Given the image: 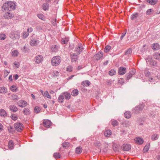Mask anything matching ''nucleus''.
<instances>
[{
  "instance_id": "nucleus-18",
  "label": "nucleus",
  "mask_w": 160,
  "mask_h": 160,
  "mask_svg": "<svg viewBox=\"0 0 160 160\" xmlns=\"http://www.w3.org/2000/svg\"><path fill=\"white\" fill-rule=\"evenodd\" d=\"M0 116L4 117H5L7 116V113L4 109L0 110Z\"/></svg>"
},
{
  "instance_id": "nucleus-51",
  "label": "nucleus",
  "mask_w": 160,
  "mask_h": 160,
  "mask_svg": "<svg viewBox=\"0 0 160 160\" xmlns=\"http://www.w3.org/2000/svg\"><path fill=\"white\" fill-rule=\"evenodd\" d=\"M112 124L113 126L115 127L118 125V122L117 121L115 120L112 122Z\"/></svg>"
},
{
  "instance_id": "nucleus-61",
  "label": "nucleus",
  "mask_w": 160,
  "mask_h": 160,
  "mask_svg": "<svg viewBox=\"0 0 160 160\" xmlns=\"http://www.w3.org/2000/svg\"><path fill=\"white\" fill-rule=\"evenodd\" d=\"M26 46H24L22 48V52H25L26 51Z\"/></svg>"
},
{
  "instance_id": "nucleus-17",
  "label": "nucleus",
  "mask_w": 160,
  "mask_h": 160,
  "mask_svg": "<svg viewBox=\"0 0 160 160\" xmlns=\"http://www.w3.org/2000/svg\"><path fill=\"white\" fill-rule=\"evenodd\" d=\"M112 132L111 130H106L104 133V135L106 137H109L112 135Z\"/></svg>"
},
{
  "instance_id": "nucleus-9",
  "label": "nucleus",
  "mask_w": 160,
  "mask_h": 160,
  "mask_svg": "<svg viewBox=\"0 0 160 160\" xmlns=\"http://www.w3.org/2000/svg\"><path fill=\"white\" fill-rule=\"evenodd\" d=\"M2 8L3 10L5 11H10V8H9V4H8V2L6 3H4L2 6Z\"/></svg>"
},
{
  "instance_id": "nucleus-50",
  "label": "nucleus",
  "mask_w": 160,
  "mask_h": 160,
  "mask_svg": "<svg viewBox=\"0 0 160 160\" xmlns=\"http://www.w3.org/2000/svg\"><path fill=\"white\" fill-rule=\"evenodd\" d=\"M17 89V88L16 86L12 85L10 88L11 90L13 92L16 91Z\"/></svg>"
},
{
  "instance_id": "nucleus-63",
  "label": "nucleus",
  "mask_w": 160,
  "mask_h": 160,
  "mask_svg": "<svg viewBox=\"0 0 160 160\" xmlns=\"http://www.w3.org/2000/svg\"><path fill=\"white\" fill-rule=\"evenodd\" d=\"M13 77L15 78V80L17 79L18 77V75L17 74H16L15 75H14Z\"/></svg>"
},
{
  "instance_id": "nucleus-59",
  "label": "nucleus",
  "mask_w": 160,
  "mask_h": 160,
  "mask_svg": "<svg viewBox=\"0 0 160 160\" xmlns=\"http://www.w3.org/2000/svg\"><path fill=\"white\" fill-rule=\"evenodd\" d=\"M33 29L32 28H28L27 30V32H31L32 31Z\"/></svg>"
},
{
  "instance_id": "nucleus-2",
  "label": "nucleus",
  "mask_w": 160,
  "mask_h": 160,
  "mask_svg": "<svg viewBox=\"0 0 160 160\" xmlns=\"http://www.w3.org/2000/svg\"><path fill=\"white\" fill-rule=\"evenodd\" d=\"M20 32L18 31H13L11 32L10 35V38L13 40H14L17 39H18L20 38Z\"/></svg>"
},
{
  "instance_id": "nucleus-31",
  "label": "nucleus",
  "mask_w": 160,
  "mask_h": 160,
  "mask_svg": "<svg viewBox=\"0 0 160 160\" xmlns=\"http://www.w3.org/2000/svg\"><path fill=\"white\" fill-rule=\"evenodd\" d=\"M78 92L77 89L73 90L71 92V94L73 96H76L78 95Z\"/></svg>"
},
{
  "instance_id": "nucleus-43",
  "label": "nucleus",
  "mask_w": 160,
  "mask_h": 160,
  "mask_svg": "<svg viewBox=\"0 0 160 160\" xmlns=\"http://www.w3.org/2000/svg\"><path fill=\"white\" fill-rule=\"evenodd\" d=\"M62 147L63 148H66L69 146V144L68 142H65L63 143L62 144Z\"/></svg>"
},
{
  "instance_id": "nucleus-41",
  "label": "nucleus",
  "mask_w": 160,
  "mask_h": 160,
  "mask_svg": "<svg viewBox=\"0 0 160 160\" xmlns=\"http://www.w3.org/2000/svg\"><path fill=\"white\" fill-rule=\"evenodd\" d=\"M69 41L68 38H66L64 39H62L61 40V42L62 44H66L68 43Z\"/></svg>"
},
{
  "instance_id": "nucleus-37",
  "label": "nucleus",
  "mask_w": 160,
  "mask_h": 160,
  "mask_svg": "<svg viewBox=\"0 0 160 160\" xmlns=\"http://www.w3.org/2000/svg\"><path fill=\"white\" fill-rule=\"evenodd\" d=\"M37 16L39 19L42 20H44L45 19V18L42 14H38Z\"/></svg>"
},
{
  "instance_id": "nucleus-56",
  "label": "nucleus",
  "mask_w": 160,
  "mask_h": 160,
  "mask_svg": "<svg viewBox=\"0 0 160 160\" xmlns=\"http://www.w3.org/2000/svg\"><path fill=\"white\" fill-rule=\"evenodd\" d=\"M94 144L95 146L97 148H100L101 146V144L98 142L95 143Z\"/></svg>"
},
{
  "instance_id": "nucleus-53",
  "label": "nucleus",
  "mask_w": 160,
  "mask_h": 160,
  "mask_svg": "<svg viewBox=\"0 0 160 160\" xmlns=\"http://www.w3.org/2000/svg\"><path fill=\"white\" fill-rule=\"evenodd\" d=\"M132 52V50L131 49L129 48L125 52V54L126 55H128L130 54Z\"/></svg>"
},
{
  "instance_id": "nucleus-49",
  "label": "nucleus",
  "mask_w": 160,
  "mask_h": 160,
  "mask_svg": "<svg viewBox=\"0 0 160 160\" xmlns=\"http://www.w3.org/2000/svg\"><path fill=\"white\" fill-rule=\"evenodd\" d=\"M138 13L133 14L131 16V18L132 19H134L138 17Z\"/></svg>"
},
{
  "instance_id": "nucleus-58",
  "label": "nucleus",
  "mask_w": 160,
  "mask_h": 160,
  "mask_svg": "<svg viewBox=\"0 0 160 160\" xmlns=\"http://www.w3.org/2000/svg\"><path fill=\"white\" fill-rule=\"evenodd\" d=\"M124 82V80L123 78H120L118 81L119 83H120L121 84H122Z\"/></svg>"
},
{
  "instance_id": "nucleus-64",
  "label": "nucleus",
  "mask_w": 160,
  "mask_h": 160,
  "mask_svg": "<svg viewBox=\"0 0 160 160\" xmlns=\"http://www.w3.org/2000/svg\"><path fill=\"white\" fill-rule=\"evenodd\" d=\"M145 73L146 74V75H148V76L150 72H148V70H146L145 71Z\"/></svg>"
},
{
  "instance_id": "nucleus-42",
  "label": "nucleus",
  "mask_w": 160,
  "mask_h": 160,
  "mask_svg": "<svg viewBox=\"0 0 160 160\" xmlns=\"http://www.w3.org/2000/svg\"><path fill=\"white\" fill-rule=\"evenodd\" d=\"M82 152V149L80 147H78L76 148V152L78 154H80Z\"/></svg>"
},
{
  "instance_id": "nucleus-32",
  "label": "nucleus",
  "mask_w": 160,
  "mask_h": 160,
  "mask_svg": "<svg viewBox=\"0 0 160 160\" xmlns=\"http://www.w3.org/2000/svg\"><path fill=\"white\" fill-rule=\"evenodd\" d=\"M19 52L17 50H14L12 52V55L13 57H17L18 56Z\"/></svg>"
},
{
  "instance_id": "nucleus-39",
  "label": "nucleus",
  "mask_w": 160,
  "mask_h": 160,
  "mask_svg": "<svg viewBox=\"0 0 160 160\" xmlns=\"http://www.w3.org/2000/svg\"><path fill=\"white\" fill-rule=\"evenodd\" d=\"M10 109L14 112H16L18 110V108L16 106L12 105L11 106Z\"/></svg>"
},
{
  "instance_id": "nucleus-47",
  "label": "nucleus",
  "mask_w": 160,
  "mask_h": 160,
  "mask_svg": "<svg viewBox=\"0 0 160 160\" xmlns=\"http://www.w3.org/2000/svg\"><path fill=\"white\" fill-rule=\"evenodd\" d=\"M34 111L36 113H38L40 111V108L38 107H36L34 109Z\"/></svg>"
},
{
  "instance_id": "nucleus-28",
  "label": "nucleus",
  "mask_w": 160,
  "mask_h": 160,
  "mask_svg": "<svg viewBox=\"0 0 160 160\" xmlns=\"http://www.w3.org/2000/svg\"><path fill=\"white\" fill-rule=\"evenodd\" d=\"M135 74V72L134 71H130L129 73H128V74L127 76V78L128 79H130L132 76Z\"/></svg>"
},
{
  "instance_id": "nucleus-20",
  "label": "nucleus",
  "mask_w": 160,
  "mask_h": 160,
  "mask_svg": "<svg viewBox=\"0 0 160 160\" xmlns=\"http://www.w3.org/2000/svg\"><path fill=\"white\" fill-rule=\"evenodd\" d=\"M131 113L129 111H127L124 113V116L125 118H129L131 116Z\"/></svg>"
},
{
  "instance_id": "nucleus-35",
  "label": "nucleus",
  "mask_w": 160,
  "mask_h": 160,
  "mask_svg": "<svg viewBox=\"0 0 160 160\" xmlns=\"http://www.w3.org/2000/svg\"><path fill=\"white\" fill-rule=\"evenodd\" d=\"M6 38V35L4 33L0 34V40H4Z\"/></svg>"
},
{
  "instance_id": "nucleus-46",
  "label": "nucleus",
  "mask_w": 160,
  "mask_h": 160,
  "mask_svg": "<svg viewBox=\"0 0 160 160\" xmlns=\"http://www.w3.org/2000/svg\"><path fill=\"white\" fill-rule=\"evenodd\" d=\"M11 118L13 120H16L18 119L17 116L15 114H12L11 116Z\"/></svg>"
},
{
  "instance_id": "nucleus-60",
  "label": "nucleus",
  "mask_w": 160,
  "mask_h": 160,
  "mask_svg": "<svg viewBox=\"0 0 160 160\" xmlns=\"http://www.w3.org/2000/svg\"><path fill=\"white\" fill-rule=\"evenodd\" d=\"M126 32H123L122 33V35L121 36V39H122L125 36L126 34Z\"/></svg>"
},
{
  "instance_id": "nucleus-13",
  "label": "nucleus",
  "mask_w": 160,
  "mask_h": 160,
  "mask_svg": "<svg viewBox=\"0 0 160 160\" xmlns=\"http://www.w3.org/2000/svg\"><path fill=\"white\" fill-rule=\"evenodd\" d=\"M43 124L45 127L48 128L51 125V122L49 120H44Z\"/></svg>"
},
{
  "instance_id": "nucleus-1",
  "label": "nucleus",
  "mask_w": 160,
  "mask_h": 160,
  "mask_svg": "<svg viewBox=\"0 0 160 160\" xmlns=\"http://www.w3.org/2000/svg\"><path fill=\"white\" fill-rule=\"evenodd\" d=\"M61 59V58L59 56H56L53 57L51 61L52 65L53 66L58 65L60 63Z\"/></svg>"
},
{
  "instance_id": "nucleus-11",
  "label": "nucleus",
  "mask_w": 160,
  "mask_h": 160,
  "mask_svg": "<svg viewBox=\"0 0 160 160\" xmlns=\"http://www.w3.org/2000/svg\"><path fill=\"white\" fill-rule=\"evenodd\" d=\"M126 72V68L123 67H120L119 68L118 73L119 74L122 75L125 73Z\"/></svg>"
},
{
  "instance_id": "nucleus-57",
  "label": "nucleus",
  "mask_w": 160,
  "mask_h": 160,
  "mask_svg": "<svg viewBox=\"0 0 160 160\" xmlns=\"http://www.w3.org/2000/svg\"><path fill=\"white\" fill-rule=\"evenodd\" d=\"M14 65L16 66V68H18L19 66V63L17 62H15L13 63Z\"/></svg>"
},
{
  "instance_id": "nucleus-27",
  "label": "nucleus",
  "mask_w": 160,
  "mask_h": 160,
  "mask_svg": "<svg viewBox=\"0 0 160 160\" xmlns=\"http://www.w3.org/2000/svg\"><path fill=\"white\" fill-rule=\"evenodd\" d=\"M29 35V33L26 31H24L22 33V36L23 38H26Z\"/></svg>"
},
{
  "instance_id": "nucleus-6",
  "label": "nucleus",
  "mask_w": 160,
  "mask_h": 160,
  "mask_svg": "<svg viewBox=\"0 0 160 160\" xmlns=\"http://www.w3.org/2000/svg\"><path fill=\"white\" fill-rule=\"evenodd\" d=\"M43 60L42 56L41 55L37 56L35 58V61L36 63L39 64L42 62Z\"/></svg>"
},
{
  "instance_id": "nucleus-15",
  "label": "nucleus",
  "mask_w": 160,
  "mask_h": 160,
  "mask_svg": "<svg viewBox=\"0 0 160 160\" xmlns=\"http://www.w3.org/2000/svg\"><path fill=\"white\" fill-rule=\"evenodd\" d=\"M39 42V41L38 40L34 38L31 40L30 45L32 46H36L38 45Z\"/></svg>"
},
{
  "instance_id": "nucleus-45",
  "label": "nucleus",
  "mask_w": 160,
  "mask_h": 160,
  "mask_svg": "<svg viewBox=\"0 0 160 160\" xmlns=\"http://www.w3.org/2000/svg\"><path fill=\"white\" fill-rule=\"evenodd\" d=\"M116 73V71L114 69H112L109 71V74L111 76L114 75Z\"/></svg>"
},
{
  "instance_id": "nucleus-34",
  "label": "nucleus",
  "mask_w": 160,
  "mask_h": 160,
  "mask_svg": "<svg viewBox=\"0 0 160 160\" xmlns=\"http://www.w3.org/2000/svg\"><path fill=\"white\" fill-rule=\"evenodd\" d=\"M13 146V142L12 141H10L8 143V146L10 149H12Z\"/></svg>"
},
{
  "instance_id": "nucleus-19",
  "label": "nucleus",
  "mask_w": 160,
  "mask_h": 160,
  "mask_svg": "<svg viewBox=\"0 0 160 160\" xmlns=\"http://www.w3.org/2000/svg\"><path fill=\"white\" fill-rule=\"evenodd\" d=\"M0 92L1 93L5 94L7 92V89L4 87H1L0 88Z\"/></svg>"
},
{
  "instance_id": "nucleus-10",
  "label": "nucleus",
  "mask_w": 160,
  "mask_h": 160,
  "mask_svg": "<svg viewBox=\"0 0 160 160\" xmlns=\"http://www.w3.org/2000/svg\"><path fill=\"white\" fill-rule=\"evenodd\" d=\"M131 147L129 144H123L122 146V148L124 151H128L131 149Z\"/></svg>"
},
{
  "instance_id": "nucleus-52",
  "label": "nucleus",
  "mask_w": 160,
  "mask_h": 160,
  "mask_svg": "<svg viewBox=\"0 0 160 160\" xmlns=\"http://www.w3.org/2000/svg\"><path fill=\"white\" fill-rule=\"evenodd\" d=\"M153 11V10L151 9H148L146 12V14L148 15H150Z\"/></svg>"
},
{
  "instance_id": "nucleus-7",
  "label": "nucleus",
  "mask_w": 160,
  "mask_h": 160,
  "mask_svg": "<svg viewBox=\"0 0 160 160\" xmlns=\"http://www.w3.org/2000/svg\"><path fill=\"white\" fill-rule=\"evenodd\" d=\"M18 104L21 107H25L28 105V103L25 101L20 100L18 102Z\"/></svg>"
},
{
  "instance_id": "nucleus-38",
  "label": "nucleus",
  "mask_w": 160,
  "mask_h": 160,
  "mask_svg": "<svg viewBox=\"0 0 160 160\" xmlns=\"http://www.w3.org/2000/svg\"><path fill=\"white\" fill-rule=\"evenodd\" d=\"M111 49V47L109 45L106 46L104 48V52H109L110 50Z\"/></svg>"
},
{
  "instance_id": "nucleus-23",
  "label": "nucleus",
  "mask_w": 160,
  "mask_h": 160,
  "mask_svg": "<svg viewBox=\"0 0 160 160\" xmlns=\"http://www.w3.org/2000/svg\"><path fill=\"white\" fill-rule=\"evenodd\" d=\"M23 112L25 115H29L30 113V111L29 108H25L23 109Z\"/></svg>"
},
{
  "instance_id": "nucleus-26",
  "label": "nucleus",
  "mask_w": 160,
  "mask_h": 160,
  "mask_svg": "<svg viewBox=\"0 0 160 160\" xmlns=\"http://www.w3.org/2000/svg\"><path fill=\"white\" fill-rule=\"evenodd\" d=\"M63 94L66 99L68 100L70 99L71 95L70 93L66 92L63 93Z\"/></svg>"
},
{
  "instance_id": "nucleus-30",
  "label": "nucleus",
  "mask_w": 160,
  "mask_h": 160,
  "mask_svg": "<svg viewBox=\"0 0 160 160\" xmlns=\"http://www.w3.org/2000/svg\"><path fill=\"white\" fill-rule=\"evenodd\" d=\"M64 100V96L63 95H60L59 96L58 100L59 102L62 103L63 102Z\"/></svg>"
},
{
  "instance_id": "nucleus-40",
  "label": "nucleus",
  "mask_w": 160,
  "mask_h": 160,
  "mask_svg": "<svg viewBox=\"0 0 160 160\" xmlns=\"http://www.w3.org/2000/svg\"><path fill=\"white\" fill-rule=\"evenodd\" d=\"M153 58L156 59H159L160 58V54L158 53H155L153 55Z\"/></svg>"
},
{
  "instance_id": "nucleus-16",
  "label": "nucleus",
  "mask_w": 160,
  "mask_h": 160,
  "mask_svg": "<svg viewBox=\"0 0 160 160\" xmlns=\"http://www.w3.org/2000/svg\"><path fill=\"white\" fill-rule=\"evenodd\" d=\"M8 4H9L10 10L11 11L15 9V5L13 2L10 1L8 2Z\"/></svg>"
},
{
  "instance_id": "nucleus-14",
  "label": "nucleus",
  "mask_w": 160,
  "mask_h": 160,
  "mask_svg": "<svg viewBox=\"0 0 160 160\" xmlns=\"http://www.w3.org/2000/svg\"><path fill=\"white\" fill-rule=\"evenodd\" d=\"M103 56V52H98L97 54L95 55V58L98 60L101 58Z\"/></svg>"
},
{
  "instance_id": "nucleus-33",
  "label": "nucleus",
  "mask_w": 160,
  "mask_h": 160,
  "mask_svg": "<svg viewBox=\"0 0 160 160\" xmlns=\"http://www.w3.org/2000/svg\"><path fill=\"white\" fill-rule=\"evenodd\" d=\"M150 144L146 145L144 147L143 151V152L145 153L148 152Z\"/></svg>"
},
{
  "instance_id": "nucleus-55",
  "label": "nucleus",
  "mask_w": 160,
  "mask_h": 160,
  "mask_svg": "<svg viewBox=\"0 0 160 160\" xmlns=\"http://www.w3.org/2000/svg\"><path fill=\"white\" fill-rule=\"evenodd\" d=\"M58 48V47L56 45H54V47H52V50L54 52H56Z\"/></svg>"
},
{
  "instance_id": "nucleus-22",
  "label": "nucleus",
  "mask_w": 160,
  "mask_h": 160,
  "mask_svg": "<svg viewBox=\"0 0 160 160\" xmlns=\"http://www.w3.org/2000/svg\"><path fill=\"white\" fill-rule=\"evenodd\" d=\"M82 47L81 46V45H78L77 47L76 48V51L78 52L77 54H79L82 51Z\"/></svg>"
},
{
  "instance_id": "nucleus-44",
  "label": "nucleus",
  "mask_w": 160,
  "mask_h": 160,
  "mask_svg": "<svg viewBox=\"0 0 160 160\" xmlns=\"http://www.w3.org/2000/svg\"><path fill=\"white\" fill-rule=\"evenodd\" d=\"M53 156L55 158H60V155L59 153H54L53 155Z\"/></svg>"
},
{
  "instance_id": "nucleus-21",
  "label": "nucleus",
  "mask_w": 160,
  "mask_h": 160,
  "mask_svg": "<svg viewBox=\"0 0 160 160\" xmlns=\"http://www.w3.org/2000/svg\"><path fill=\"white\" fill-rule=\"evenodd\" d=\"M160 46L157 43H155L153 44L152 48L153 49L155 50H158L159 49Z\"/></svg>"
},
{
  "instance_id": "nucleus-4",
  "label": "nucleus",
  "mask_w": 160,
  "mask_h": 160,
  "mask_svg": "<svg viewBox=\"0 0 160 160\" xmlns=\"http://www.w3.org/2000/svg\"><path fill=\"white\" fill-rule=\"evenodd\" d=\"M6 12H7L5 13L3 16L5 18L9 19L13 17V14L12 13L10 12V11Z\"/></svg>"
},
{
  "instance_id": "nucleus-54",
  "label": "nucleus",
  "mask_w": 160,
  "mask_h": 160,
  "mask_svg": "<svg viewBox=\"0 0 160 160\" xmlns=\"http://www.w3.org/2000/svg\"><path fill=\"white\" fill-rule=\"evenodd\" d=\"M72 68L71 66H68L67 68V70L69 72L72 71Z\"/></svg>"
},
{
  "instance_id": "nucleus-25",
  "label": "nucleus",
  "mask_w": 160,
  "mask_h": 160,
  "mask_svg": "<svg viewBox=\"0 0 160 160\" xmlns=\"http://www.w3.org/2000/svg\"><path fill=\"white\" fill-rule=\"evenodd\" d=\"M158 138V136L157 134H154L152 135L151 139L152 141L156 140Z\"/></svg>"
},
{
  "instance_id": "nucleus-29",
  "label": "nucleus",
  "mask_w": 160,
  "mask_h": 160,
  "mask_svg": "<svg viewBox=\"0 0 160 160\" xmlns=\"http://www.w3.org/2000/svg\"><path fill=\"white\" fill-rule=\"evenodd\" d=\"M42 8L44 10H47L48 8V5L47 3H44L42 6Z\"/></svg>"
},
{
  "instance_id": "nucleus-48",
  "label": "nucleus",
  "mask_w": 160,
  "mask_h": 160,
  "mask_svg": "<svg viewBox=\"0 0 160 160\" xmlns=\"http://www.w3.org/2000/svg\"><path fill=\"white\" fill-rule=\"evenodd\" d=\"M58 74H59V72L57 71H54L52 73V75L54 77L57 76H58Z\"/></svg>"
},
{
  "instance_id": "nucleus-12",
  "label": "nucleus",
  "mask_w": 160,
  "mask_h": 160,
  "mask_svg": "<svg viewBox=\"0 0 160 160\" xmlns=\"http://www.w3.org/2000/svg\"><path fill=\"white\" fill-rule=\"evenodd\" d=\"M78 54L76 53H73L71 55V60L72 62H75L78 59Z\"/></svg>"
},
{
  "instance_id": "nucleus-5",
  "label": "nucleus",
  "mask_w": 160,
  "mask_h": 160,
  "mask_svg": "<svg viewBox=\"0 0 160 160\" xmlns=\"http://www.w3.org/2000/svg\"><path fill=\"white\" fill-rule=\"evenodd\" d=\"M134 140L135 143L138 144H142L144 142L143 139L140 137H136L134 139Z\"/></svg>"
},
{
  "instance_id": "nucleus-24",
  "label": "nucleus",
  "mask_w": 160,
  "mask_h": 160,
  "mask_svg": "<svg viewBox=\"0 0 160 160\" xmlns=\"http://www.w3.org/2000/svg\"><path fill=\"white\" fill-rule=\"evenodd\" d=\"M147 2L151 5H154L157 4L158 0H147Z\"/></svg>"
},
{
  "instance_id": "nucleus-8",
  "label": "nucleus",
  "mask_w": 160,
  "mask_h": 160,
  "mask_svg": "<svg viewBox=\"0 0 160 160\" xmlns=\"http://www.w3.org/2000/svg\"><path fill=\"white\" fill-rule=\"evenodd\" d=\"M144 106L143 105H141L138 107H136L134 109V112L136 113H140L141 112Z\"/></svg>"
},
{
  "instance_id": "nucleus-36",
  "label": "nucleus",
  "mask_w": 160,
  "mask_h": 160,
  "mask_svg": "<svg viewBox=\"0 0 160 160\" xmlns=\"http://www.w3.org/2000/svg\"><path fill=\"white\" fill-rule=\"evenodd\" d=\"M43 96L45 97L48 98H51L50 95L49 94L48 92L47 91H45L44 92Z\"/></svg>"
},
{
  "instance_id": "nucleus-3",
  "label": "nucleus",
  "mask_w": 160,
  "mask_h": 160,
  "mask_svg": "<svg viewBox=\"0 0 160 160\" xmlns=\"http://www.w3.org/2000/svg\"><path fill=\"white\" fill-rule=\"evenodd\" d=\"M15 129L18 132H20L23 129V125L20 123L17 122L14 125Z\"/></svg>"
},
{
  "instance_id": "nucleus-62",
  "label": "nucleus",
  "mask_w": 160,
  "mask_h": 160,
  "mask_svg": "<svg viewBox=\"0 0 160 160\" xmlns=\"http://www.w3.org/2000/svg\"><path fill=\"white\" fill-rule=\"evenodd\" d=\"M3 129V126L0 123V131H2Z\"/></svg>"
}]
</instances>
